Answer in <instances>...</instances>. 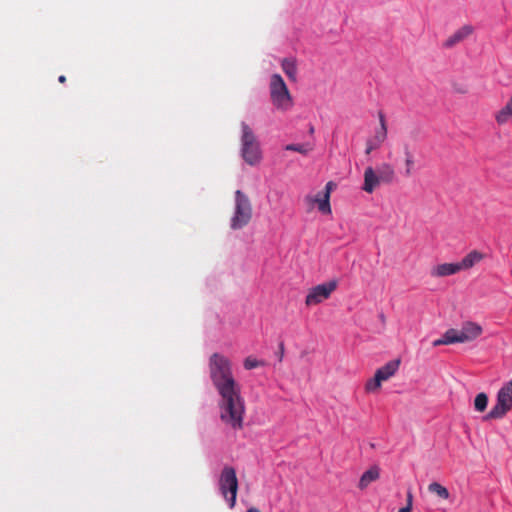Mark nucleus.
Segmentation results:
<instances>
[{"instance_id": "cd10ccee", "label": "nucleus", "mask_w": 512, "mask_h": 512, "mask_svg": "<svg viewBox=\"0 0 512 512\" xmlns=\"http://www.w3.org/2000/svg\"><path fill=\"white\" fill-rule=\"evenodd\" d=\"M335 187V183L332 182V181H329L326 186H325V190L324 191H321L322 194H327L328 197L330 198V195H331V192L333 190V188Z\"/></svg>"}, {"instance_id": "ddd939ff", "label": "nucleus", "mask_w": 512, "mask_h": 512, "mask_svg": "<svg viewBox=\"0 0 512 512\" xmlns=\"http://www.w3.org/2000/svg\"><path fill=\"white\" fill-rule=\"evenodd\" d=\"M482 333L480 325L474 322H466L459 330L461 343L470 342L478 338Z\"/></svg>"}, {"instance_id": "2f4dec72", "label": "nucleus", "mask_w": 512, "mask_h": 512, "mask_svg": "<svg viewBox=\"0 0 512 512\" xmlns=\"http://www.w3.org/2000/svg\"><path fill=\"white\" fill-rule=\"evenodd\" d=\"M398 512H412V509L410 507H402Z\"/></svg>"}, {"instance_id": "412c9836", "label": "nucleus", "mask_w": 512, "mask_h": 512, "mask_svg": "<svg viewBox=\"0 0 512 512\" xmlns=\"http://www.w3.org/2000/svg\"><path fill=\"white\" fill-rule=\"evenodd\" d=\"M285 150L298 152L303 155H307L313 150V146L310 143L304 144H288L285 146Z\"/></svg>"}, {"instance_id": "f257e3e1", "label": "nucleus", "mask_w": 512, "mask_h": 512, "mask_svg": "<svg viewBox=\"0 0 512 512\" xmlns=\"http://www.w3.org/2000/svg\"><path fill=\"white\" fill-rule=\"evenodd\" d=\"M218 394L220 396L218 401L219 418L222 424L234 431L243 429L246 404L241 394V386L218 392Z\"/></svg>"}, {"instance_id": "c85d7f7f", "label": "nucleus", "mask_w": 512, "mask_h": 512, "mask_svg": "<svg viewBox=\"0 0 512 512\" xmlns=\"http://www.w3.org/2000/svg\"><path fill=\"white\" fill-rule=\"evenodd\" d=\"M440 345H447L446 341H445V338L444 336H442V338L440 339H437L433 342V346L434 347H437V346H440Z\"/></svg>"}, {"instance_id": "f704fd0d", "label": "nucleus", "mask_w": 512, "mask_h": 512, "mask_svg": "<svg viewBox=\"0 0 512 512\" xmlns=\"http://www.w3.org/2000/svg\"><path fill=\"white\" fill-rule=\"evenodd\" d=\"M309 133H310V134L314 133V127H313V126H311V127H310V129H309Z\"/></svg>"}, {"instance_id": "4be33fe9", "label": "nucleus", "mask_w": 512, "mask_h": 512, "mask_svg": "<svg viewBox=\"0 0 512 512\" xmlns=\"http://www.w3.org/2000/svg\"><path fill=\"white\" fill-rule=\"evenodd\" d=\"M488 405V396L486 393L481 392L476 395L474 399V409L477 412H484Z\"/></svg>"}, {"instance_id": "9b49d317", "label": "nucleus", "mask_w": 512, "mask_h": 512, "mask_svg": "<svg viewBox=\"0 0 512 512\" xmlns=\"http://www.w3.org/2000/svg\"><path fill=\"white\" fill-rule=\"evenodd\" d=\"M474 32V27L472 25H464L458 30H456L452 35H450L445 42L443 43V46L445 48H452L456 44L464 41L469 36H471Z\"/></svg>"}, {"instance_id": "aec40b11", "label": "nucleus", "mask_w": 512, "mask_h": 512, "mask_svg": "<svg viewBox=\"0 0 512 512\" xmlns=\"http://www.w3.org/2000/svg\"><path fill=\"white\" fill-rule=\"evenodd\" d=\"M428 491L436 494L441 499H448L450 494L446 487L438 482H432L428 486Z\"/></svg>"}, {"instance_id": "dca6fc26", "label": "nucleus", "mask_w": 512, "mask_h": 512, "mask_svg": "<svg viewBox=\"0 0 512 512\" xmlns=\"http://www.w3.org/2000/svg\"><path fill=\"white\" fill-rule=\"evenodd\" d=\"M380 476V470L377 466H373L364 472L359 480L358 487L364 490L370 483L376 481Z\"/></svg>"}, {"instance_id": "f3484780", "label": "nucleus", "mask_w": 512, "mask_h": 512, "mask_svg": "<svg viewBox=\"0 0 512 512\" xmlns=\"http://www.w3.org/2000/svg\"><path fill=\"white\" fill-rule=\"evenodd\" d=\"M379 123L380 127L375 131L372 139H374L376 144L382 145L387 138V124L385 115L382 112H379Z\"/></svg>"}, {"instance_id": "a211bd4d", "label": "nucleus", "mask_w": 512, "mask_h": 512, "mask_svg": "<svg viewBox=\"0 0 512 512\" xmlns=\"http://www.w3.org/2000/svg\"><path fill=\"white\" fill-rule=\"evenodd\" d=\"M281 67L290 80L296 81L297 64L294 58H284L281 62Z\"/></svg>"}, {"instance_id": "7c9ffc66", "label": "nucleus", "mask_w": 512, "mask_h": 512, "mask_svg": "<svg viewBox=\"0 0 512 512\" xmlns=\"http://www.w3.org/2000/svg\"><path fill=\"white\" fill-rule=\"evenodd\" d=\"M279 349H280V352H278V355H279V361H282L283 359V355H284V344L281 343L279 345Z\"/></svg>"}, {"instance_id": "f8f14e48", "label": "nucleus", "mask_w": 512, "mask_h": 512, "mask_svg": "<svg viewBox=\"0 0 512 512\" xmlns=\"http://www.w3.org/2000/svg\"><path fill=\"white\" fill-rule=\"evenodd\" d=\"M305 201L312 207L313 205H317L318 210L326 215L331 214V205L330 198L327 194H322V192H318L315 196L307 195L305 197Z\"/></svg>"}, {"instance_id": "423d86ee", "label": "nucleus", "mask_w": 512, "mask_h": 512, "mask_svg": "<svg viewBox=\"0 0 512 512\" xmlns=\"http://www.w3.org/2000/svg\"><path fill=\"white\" fill-rule=\"evenodd\" d=\"M241 154L244 161L254 166L261 160V150L259 143L254 135L252 129L245 123H241Z\"/></svg>"}, {"instance_id": "5701e85b", "label": "nucleus", "mask_w": 512, "mask_h": 512, "mask_svg": "<svg viewBox=\"0 0 512 512\" xmlns=\"http://www.w3.org/2000/svg\"><path fill=\"white\" fill-rule=\"evenodd\" d=\"M445 341L447 345L454 344V343H461L459 330L457 329H448L443 334Z\"/></svg>"}, {"instance_id": "6ab92c4d", "label": "nucleus", "mask_w": 512, "mask_h": 512, "mask_svg": "<svg viewBox=\"0 0 512 512\" xmlns=\"http://www.w3.org/2000/svg\"><path fill=\"white\" fill-rule=\"evenodd\" d=\"M404 156H405V170L403 172V175L405 177H410L413 174L414 171V165H415V159L412 151L410 150L408 145L404 146Z\"/></svg>"}, {"instance_id": "393cba45", "label": "nucleus", "mask_w": 512, "mask_h": 512, "mask_svg": "<svg viewBox=\"0 0 512 512\" xmlns=\"http://www.w3.org/2000/svg\"><path fill=\"white\" fill-rule=\"evenodd\" d=\"M264 364L265 363L263 361L257 360L256 358L249 356L245 358L243 366L246 370H251L259 366H263Z\"/></svg>"}, {"instance_id": "7ed1b4c3", "label": "nucleus", "mask_w": 512, "mask_h": 512, "mask_svg": "<svg viewBox=\"0 0 512 512\" xmlns=\"http://www.w3.org/2000/svg\"><path fill=\"white\" fill-rule=\"evenodd\" d=\"M395 177V170L389 163H381L376 170L372 167H367L364 172L362 189L367 193H372L381 183H392Z\"/></svg>"}, {"instance_id": "a878e982", "label": "nucleus", "mask_w": 512, "mask_h": 512, "mask_svg": "<svg viewBox=\"0 0 512 512\" xmlns=\"http://www.w3.org/2000/svg\"><path fill=\"white\" fill-rule=\"evenodd\" d=\"M380 146L381 145L376 144L374 139H372V138L368 139L367 142H366L365 154L369 155L373 150L378 149Z\"/></svg>"}, {"instance_id": "473e14b6", "label": "nucleus", "mask_w": 512, "mask_h": 512, "mask_svg": "<svg viewBox=\"0 0 512 512\" xmlns=\"http://www.w3.org/2000/svg\"><path fill=\"white\" fill-rule=\"evenodd\" d=\"M58 81L60 83H65L66 82V77L64 75H61V76H59Z\"/></svg>"}, {"instance_id": "6e6552de", "label": "nucleus", "mask_w": 512, "mask_h": 512, "mask_svg": "<svg viewBox=\"0 0 512 512\" xmlns=\"http://www.w3.org/2000/svg\"><path fill=\"white\" fill-rule=\"evenodd\" d=\"M512 409V379L498 391L496 404L484 417L485 420L502 419Z\"/></svg>"}, {"instance_id": "20e7f679", "label": "nucleus", "mask_w": 512, "mask_h": 512, "mask_svg": "<svg viewBox=\"0 0 512 512\" xmlns=\"http://www.w3.org/2000/svg\"><path fill=\"white\" fill-rule=\"evenodd\" d=\"M484 255L473 250L468 253L461 261L456 263H443L432 268L431 275L433 277H445L459 273L460 271L469 270L476 264H478Z\"/></svg>"}, {"instance_id": "1a4fd4ad", "label": "nucleus", "mask_w": 512, "mask_h": 512, "mask_svg": "<svg viewBox=\"0 0 512 512\" xmlns=\"http://www.w3.org/2000/svg\"><path fill=\"white\" fill-rule=\"evenodd\" d=\"M219 488L223 497L228 501L230 508H233L238 491V479L233 467L225 466L222 469L219 478Z\"/></svg>"}, {"instance_id": "b1692460", "label": "nucleus", "mask_w": 512, "mask_h": 512, "mask_svg": "<svg viewBox=\"0 0 512 512\" xmlns=\"http://www.w3.org/2000/svg\"><path fill=\"white\" fill-rule=\"evenodd\" d=\"M382 379L379 375L374 374V377L369 379L365 384V390L367 392H375L377 391L381 385H382Z\"/></svg>"}, {"instance_id": "4468645a", "label": "nucleus", "mask_w": 512, "mask_h": 512, "mask_svg": "<svg viewBox=\"0 0 512 512\" xmlns=\"http://www.w3.org/2000/svg\"><path fill=\"white\" fill-rule=\"evenodd\" d=\"M399 366H400V360L395 359V360L387 362L384 366L377 369L375 374L379 375L380 378L382 379V381L384 382V381L389 380L392 376L395 375V373L399 369Z\"/></svg>"}, {"instance_id": "0eeeda50", "label": "nucleus", "mask_w": 512, "mask_h": 512, "mask_svg": "<svg viewBox=\"0 0 512 512\" xmlns=\"http://www.w3.org/2000/svg\"><path fill=\"white\" fill-rule=\"evenodd\" d=\"M252 218L251 202L241 190L235 192V211L231 218V228L238 230L246 226Z\"/></svg>"}, {"instance_id": "c756f323", "label": "nucleus", "mask_w": 512, "mask_h": 512, "mask_svg": "<svg viewBox=\"0 0 512 512\" xmlns=\"http://www.w3.org/2000/svg\"><path fill=\"white\" fill-rule=\"evenodd\" d=\"M412 504H413V496H412L411 492H408V494H407V504H406L405 507H410V509H412Z\"/></svg>"}, {"instance_id": "72a5a7b5", "label": "nucleus", "mask_w": 512, "mask_h": 512, "mask_svg": "<svg viewBox=\"0 0 512 512\" xmlns=\"http://www.w3.org/2000/svg\"><path fill=\"white\" fill-rule=\"evenodd\" d=\"M246 512H261L258 508L251 507Z\"/></svg>"}, {"instance_id": "bb28decb", "label": "nucleus", "mask_w": 512, "mask_h": 512, "mask_svg": "<svg viewBox=\"0 0 512 512\" xmlns=\"http://www.w3.org/2000/svg\"><path fill=\"white\" fill-rule=\"evenodd\" d=\"M453 90L458 94L468 93V86L463 83H453Z\"/></svg>"}, {"instance_id": "f03ea898", "label": "nucleus", "mask_w": 512, "mask_h": 512, "mask_svg": "<svg viewBox=\"0 0 512 512\" xmlns=\"http://www.w3.org/2000/svg\"><path fill=\"white\" fill-rule=\"evenodd\" d=\"M209 374L217 392L240 387V384L233 376L230 360L220 353H213L210 356Z\"/></svg>"}, {"instance_id": "2eb2a0df", "label": "nucleus", "mask_w": 512, "mask_h": 512, "mask_svg": "<svg viewBox=\"0 0 512 512\" xmlns=\"http://www.w3.org/2000/svg\"><path fill=\"white\" fill-rule=\"evenodd\" d=\"M494 117L495 121L500 126L507 124L512 119V96L506 104L495 113Z\"/></svg>"}, {"instance_id": "9d476101", "label": "nucleus", "mask_w": 512, "mask_h": 512, "mask_svg": "<svg viewBox=\"0 0 512 512\" xmlns=\"http://www.w3.org/2000/svg\"><path fill=\"white\" fill-rule=\"evenodd\" d=\"M337 285L336 280H331L309 289L305 298L306 306H315L329 299L331 294L336 290Z\"/></svg>"}, {"instance_id": "39448f33", "label": "nucleus", "mask_w": 512, "mask_h": 512, "mask_svg": "<svg viewBox=\"0 0 512 512\" xmlns=\"http://www.w3.org/2000/svg\"><path fill=\"white\" fill-rule=\"evenodd\" d=\"M270 99L274 107L281 111H287L293 106L290 91L279 74H273L269 83Z\"/></svg>"}]
</instances>
